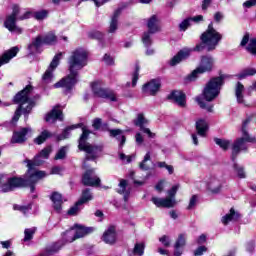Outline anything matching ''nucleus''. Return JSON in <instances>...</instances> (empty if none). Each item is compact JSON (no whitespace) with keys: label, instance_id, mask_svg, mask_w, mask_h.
I'll return each instance as SVG.
<instances>
[{"label":"nucleus","instance_id":"nucleus-53","mask_svg":"<svg viewBox=\"0 0 256 256\" xmlns=\"http://www.w3.org/2000/svg\"><path fill=\"white\" fill-rule=\"evenodd\" d=\"M199 201V196L197 194L192 195L190 198L189 204L187 206V210L191 211V209H194V207L197 206V202Z\"/></svg>","mask_w":256,"mask_h":256},{"label":"nucleus","instance_id":"nucleus-46","mask_svg":"<svg viewBox=\"0 0 256 256\" xmlns=\"http://www.w3.org/2000/svg\"><path fill=\"white\" fill-rule=\"evenodd\" d=\"M146 161H151V153L149 152L145 154L144 159L139 163V168L141 171H149L150 167L145 164Z\"/></svg>","mask_w":256,"mask_h":256},{"label":"nucleus","instance_id":"nucleus-30","mask_svg":"<svg viewBox=\"0 0 256 256\" xmlns=\"http://www.w3.org/2000/svg\"><path fill=\"white\" fill-rule=\"evenodd\" d=\"M53 133L47 129L43 130L36 138H34L35 145H43L47 139H51Z\"/></svg>","mask_w":256,"mask_h":256},{"label":"nucleus","instance_id":"nucleus-14","mask_svg":"<svg viewBox=\"0 0 256 256\" xmlns=\"http://www.w3.org/2000/svg\"><path fill=\"white\" fill-rule=\"evenodd\" d=\"M24 163H26V175H31L32 173H35V171H42V170H37L36 167H41V165H43V163H45V161H43V159H41V156L38 154L36 156L33 157V159H29L26 158L24 160Z\"/></svg>","mask_w":256,"mask_h":256},{"label":"nucleus","instance_id":"nucleus-18","mask_svg":"<svg viewBox=\"0 0 256 256\" xmlns=\"http://www.w3.org/2000/svg\"><path fill=\"white\" fill-rule=\"evenodd\" d=\"M17 53H19V47L14 46L10 48L9 50L5 51L1 56H0V67H3V65H7L11 59L14 57H17Z\"/></svg>","mask_w":256,"mask_h":256},{"label":"nucleus","instance_id":"nucleus-27","mask_svg":"<svg viewBox=\"0 0 256 256\" xmlns=\"http://www.w3.org/2000/svg\"><path fill=\"white\" fill-rule=\"evenodd\" d=\"M189 51L180 50L178 53L170 60L169 65L170 67H175V65H179L181 61L187 59L189 57Z\"/></svg>","mask_w":256,"mask_h":256},{"label":"nucleus","instance_id":"nucleus-56","mask_svg":"<svg viewBox=\"0 0 256 256\" xmlns=\"http://www.w3.org/2000/svg\"><path fill=\"white\" fill-rule=\"evenodd\" d=\"M191 26V18H186L184 19L180 24H179V29L180 31H185L186 29H189Z\"/></svg>","mask_w":256,"mask_h":256},{"label":"nucleus","instance_id":"nucleus-45","mask_svg":"<svg viewBox=\"0 0 256 256\" xmlns=\"http://www.w3.org/2000/svg\"><path fill=\"white\" fill-rule=\"evenodd\" d=\"M47 17H49V11L47 10L36 11L33 14V18L36 19V21H43V19H47Z\"/></svg>","mask_w":256,"mask_h":256},{"label":"nucleus","instance_id":"nucleus-62","mask_svg":"<svg viewBox=\"0 0 256 256\" xmlns=\"http://www.w3.org/2000/svg\"><path fill=\"white\" fill-rule=\"evenodd\" d=\"M101 125H103V120L101 118H95L92 123V127L95 131H99L101 129Z\"/></svg>","mask_w":256,"mask_h":256},{"label":"nucleus","instance_id":"nucleus-57","mask_svg":"<svg viewBox=\"0 0 256 256\" xmlns=\"http://www.w3.org/2000/svg\"><path fill=\"white\" fill-rule=\"evenodd\" d=\"M24 235L25 242L31 241V239H33V235H35V230L27 228L24 230Z\"/></svg>","mask_w":256,"mask_h":256},{"label":"nucleus","instance_id":"nucleus-3","mask_svg":"<svg viewBox=\"0 0 256 256\" xmlns=\"http://www.w3.org/2000/svg\"><path fill=\"white\" fill-rule=\"evenodd\" d=\"M27 177L13 176L8 183V189L10 191H17V189L30 188V193H35V185L47 176L45 171H34L32 174H26Z\"/></svg>","mask_w":256,"mask_h":256},{"label":"nucleus","instance_id":"nucleus-47","mask_svg":"<svg viewBox=\"0 0 256 256\" xmlns=\"http://www.w3.org/2000/svg\"><path fill=\"white\" fill-rule=\"evenodd\" d=\"M62 53H58L54 56V58L52 59L48 69H51L52 71H55V69H57V67H59V61L62 57Z\"/></svg>","mask_w":256,"mask_h":256},{"label":"nucleus","instance_id":"nucleus-4","mask_svg":"<svg viewBox=\"0 0 256 256\" xmlns=\"http://www.w3.org/2000/svg\"><path fill=\"white\" fill-rule=\"evenodd\" d=\"M231 76L227 74H222L219 72V76L212 77L205 85L202 95L204 101L211 103V101H215L219 94L221 93V87L225 85V80L229 79Z\"/></svg>","mask_w":256,"mask_h":256},{"label":"nucleus","instance_id":"nucleus-38","mask_svg":"<svg viewBox=\"0 0 256 256\" xmlns=\"http://www.w3.org/2000/svg\"><path fill=\"white\" fill-rule=\"evenodd\" d=\"M132 255H134V256L145 255V242L136 243L132 250Z\"/></svg>","mask_w":256,"mask_h":256},{"label":"nucleus","instance_id":"nucleus-16","mask_svg":"<svg viewBox=\"0 0 256 256\" xmlns=\"http://www.w3.org/2000/svg\"><path fill=\"white\" fill-rule=\"evenodd\" d=\"M30 129L27 127L20 128L18 131H14L10 143L23 144L27 141V135L29 134Z\"/></svg>","mask_w":256,"mask_h":256},{"label":"nucleus","instance_id":"nucleus-36","mask_svg":"<svg viewBox=\"0 0 256 256\" xmlns=\"http://www.w3.org/2000/svg\"><path fill=\"white\" fill-rule=\"evenodd\" d=\"M253 75H256V69L246 68L237 74L236 77L241 81L242 79H247V77H253Z\"/></svg>","mask_w":256,"mask_h":256},{"label":"nucleus","instance_id":"nucleus-19","mask_svg":"<svg viewBox=\"0 0 256 256\" xmlns=\"http://www.w3.org/2000/svg\"><path fill=\"white\" fill-rule=\"evenodd\" d=\"M46 123H50L51 121H63V110L59 109V105L54 107L50 112L45 115Z\"/></svg>","mask_w":256,"mask_h":256},{"label":"nucleus","instance_id":"nucleus-63","mask_svg":"<svg viewBox=\"0 0 256 256\" xmlns=\"http://www.w3.org/2000/svg\"><path fill=\"white\" fill-rule=\"evenodd\" d=\"M159 241L164 247H171V240H169V236L163 235L161 238H159Z\"/></svg>","mask_w":256,"mask_h":256},{"label":"nucleus","instance_id":"nucleus-58","mask_svg":"<svg viewBox=\"0 0 256 256\" xmlns=\"http://www.w3.org/2000/svg\"><path fill=\"white\" fill-rule=\"evenodd\" d=\"M177 191H179V185L172 186V188L168 190V197L166 199L173 201V198L177 195Z\"/></svg>","mask_w":256,"mask_h":256},{"label":"nucleus","instance_id":"nucleus-37","mask_svg":"<svg viewBox=\"0 0 256 256\" xmlns=\"http://www.w3.org/2000/svg\"><path fill=\"white\" fill-rule=\"evenodd\" d=\"M61 243L54 242L50 246H47L45 252L48 256L55 255V253H59L61 251Z\"/></svg>","mask_w":256,"mask_h":256},{"label":"nucleus","instance_id":"nucleus-6","mask_svg":"<svg viewBox=\"0 0 256 256\" xmlns=\"http://www.w3.org/2000/svg\"><path fill=\"white\" fill-rule=\"evenodd\" d=\"M33 92V85L28 84L26 87L15 94L13 97L14 105H18L15 110L14 116L12 117V123H17L21 119L23 113V106L29 101V95Z\"/></svg>","mask_w":256,"mask_h":256},{"label":"nucleus","instance_id":"nucleus-55","mask_svg":"<svg viewBox=\"0 0 256 256\" xmlns=\"http://www.w3.org/2000/svg\"><path fill=\"white\" fill-rule=\"evenodd\" d=\"M51 151H52V148L51 146H47L45 147L44 149H42L40 152H39V156L40 157H43L44 159H49V155H51Z\"/></svg>","mask_w":256,"mask_h":256},{"label":"nucleus","instance_id":"nucleus-61","mask_svg":"<svg viewBox=\"0 0 256 256\" xmlns=\"http://www.w3.org/2000/svg\"><path fill=\"white\" fill-rule=\"evenodd\" d=\"M203 253H207V246L201 245L194 251V256H202Z\"/></svg>","mask_w":256,"mask_h":256},{"label":"nucleus","instance_id":"nucleus-13","mask_svg":"<svg viewBox=\"0 0 256 256\" xmlns=\"http://www.w3.org/2000/svg\"><path fill=\"white\" fill-rule=\"evenodd\" d=\"M161 89V79L156 78L152 79L149 82L145 83L142 86V93L144 95H150L151 97H155L157 93H159V90Z\"/></svg>","mask_w":256,"mask_h":256},{"label":"nucleus","instance_id":"nucleus-40","mask_svg":"<svg viewBox=\"0 0 256 256\" xmlns=\"http://www.w3.org/2000/svg\"><path fill=\"white\" fill-rule=\"evenodd\" d=\"M133 123L136 127H139L141 129L142 127H145L146 123H149V120L145 118V115L143 113H139L137 115V119H135Z\"/></svg>","mask_w":256,"mask_h":256},{"label":"nucleus","instance_id":"nucleus-17","mask_svg":"<svg viewBox=\"0 0 256 256\" xmlns=\"http://www.w3.org/2000/svg\"><path fill=\"white\" fill-rule=\"evenodd\" d=\"M102 241L106 243V245H115L117 243V230L115 226H109L107 230L103 233Z\"/></svg>","mask_w":256,"mask_h":256},{"label":"nucleus","instance_id":"nucleus-50","mask_svg":"<svg viewBox=\"0 0 256 256\" xmlns=\"http://www.w3.org/2000/svg\"><path fill=\"white\" fill-rule=\"evenodd\" d=\"M246 51L250 53V55H256V38H251L248 46L246 47Z\"/></svg>","mask_w":256,"mask_h":256},{"label":"nucleus","instance_id":"nucleus-1","mask_svg":"<svg viewBox=\"0 0 256 256\" xmlns=\"http://www.w3.org/2000/svg\"><path fill=\"white\" fill-rule=\"evenodd\" d=\"M89 54L85 50H75L69 58V74L56 82L54 89H65V93H71L79 83V71L86 67Z\"/></svg>","mask_w":256,"mask_h":256},{"label":"nucleus","instance_id":"nucleus-22","mask_svg":"<svg viewBox=\"0 0 256 256\" xmlns=\"http://www.w3.org/2000/svg\"><path fill=\"white\" fill-rule=\"evenodd\" d=\"M97 151H101V147L94 145L92 148V152H86L87 155L84 158L82 169H89V164H87V161H97V159L99 158V156L97 155Z\"/></svg>","mask_w":256,"mask_h":256},{"label":"nucleus","instance_id":"nucleus-39","mask_svg":"<svg viewBox=\"0 0 256 256\" xmlns=\"http://www.w3.org/2000/svg\"><path fill=\"white\" fill-rule=\"evenodd\" d=\"M214 143H216L222 151H229V147L231 146V141L221 138H214Z\"/></svg>","mask_w":256,"mask_h":256},{"label":"nucleus","instance_id":"nucleus-33","mask_svg":"<svg viewBox=\"0 0 256 256\" xmlns=\"http://www.w3.org/2000/svg\"><path fill=\"white\" fill-rule=\"evenodd\" d=\"M243 91H245V86L243 85V83L237 82L235 87V95H236L237 103L239 104L245 103Z\"/></svg>","mask_w":256,"mask_h":256},{"label":"nucleus","instance_id":"nucleus-21","mask_svg":"<svg viewBox=\"0 0 256 256\" xmlns=\"http://www.w3.org/2000/svg\"><path fill=\"white\" fill-rule=\"evenodd\" d=\"M50 201L53 203V209L56 213H61L63 210V195L59 192H52Z\"/></svg>","mask_w":256,"mask_h":256},{"label":"nucleus","instance_id":"nucleus-60","mask_svg":"<svg viewBox=\"0 0 256 256\" xmlns=\"http://www.w3.org/2000/svg\"><path fill=\"white\" fill-rule=\"evenodd\" d=\"M13 209H14V211H21V213H27V211H29V209H31V205H27V206H25V205H17V204H15L14 206H13Z\"/></svg>","mask_w":256,"mask_h":256},{"label":"nucleus","instance_id":"nucleus-7","mask_svg":"<svg viewBox=\"0 0 256 256\" xmlns=\"http://www.w3.org/2000/svg\"><path fill=\"white\" fill-rule=\"evenodd\" d=\"M57 44V35L53 33H48L46 35H37L32 38V41L27 46V51L30 55H35V53H41V47L43 45H56Z\"/></svg>","mask_w":256,"mask_h":256},{"label":"nucleus","instance_id":"nucleus-8","mask_svg":"<svg viewBox=\"0 0 256 256\" xmlns=\"http://www.w3.org/2000/svg\"><path fill=\"white\" fill-rule=\"evenodd\" d=\"M214 65L215 59L213 57L207 55L201 56L199 66L186 77V81H197L199 75L211 73Z\"/></svg>","mask_w":256,"mask_h":256},{"label":"nucleus","instance_id":"nucleus-31","mask_svg":"<svg viewBox=\"0 0 256 256\" xmlns=\"http://www.w3.org/2000/svg\"><path fill=\"white\" fill-rule=\"evenodd\" d=\"M4 27L8 29L10 33H13V31L19 30V28H17V18L11 15L6 16V19L4 21Z\"/></svg>","mask_w":256,"mask_h":256},{"label":"nucleus","instance_id":"nucleus-5","mask_svg":"<svg viewBox=\"0 0 256 256\" xmlns=\"http://www.w3.org/2000/svg\"><path fill=\"white\" fill-rule=\"evenodd\" d=\"M251 123V118H246L242 123V135L243 137L237 138L234 143L232 144V154H231V161H237V157H239V153H241L243 148V145L246 143H256V138L251 137L249 135V132L247 131V126Z\"/></svg>","mask_w":256,"mask_h":256},{"label":"nucleus","instance_id":"nucleus-15","mask_svg":"<svg viewBox=\"0 0 256 256\" xmlns=\"http://www.w3.org/2000/svg\"><path fill=\"white\" fill-rule=\"evenodd\" d=\"M72 229H76V231L70 239V243H73V241H77V239H81L82 237H85V235H89L94 231L93 227H85L81 224H74Z\"/></svg>","mask_w":256,"mask_h":256},{"label":"nucleus","instance_id":"nucleus-29","mask_svg":"<svg viewBox=\"0 0 256 256\" xmlns=\"http://www.w3.org/2000/svg\"><path fill=\"white\" fill-rule=\"evenodd\" d=\"M209 130V125L205 121V119H199L196 121V131L200 137H205L207 135V131Z\"/></svg>","mask_w":256,"mask_h":256},{"label":"nucleus","instance_id":"nucleus-25","mask_svg":"<svg viewBox=\"0 0 256 256\" xmlns=\"http://www.w3.org/2000/svg\"><path fill=\"white\" fill-rule=\"evenodd\" d=\"M152 203L156 205V207H164L167 209H171L175 205L173 200L171 198H157V197H152L151 199Z\"/></svg>","mask_w":256,"mask_h":256},{"label":"nucleus","instance_id":"nucleus-49","mask_svg":"<svg viewBox=\"0 0 256 256\" xmlns=\"http://www.w3.org/2000/svg\"><path fill=\"white\" fill-rule=\"evenodd\" d=\"M89 39H96L97 41H103V33L97 30L88 32Z\"/></svg>","mask_w":256,"mask_h":256},{"label":"nucleus","instance_id":"nucleus-26","mask_svg":"<svg viewBox=\"0 0 256 256\" xmlns=\"http://www.w3.org/2000/svg\"><path fill=\"white\" fill-rule=\"evenodd\" d=\"M241 214L235 211V208H231L229 213L224 215L221 219L223 225H229L231 221H239Z\"/></svg>","mask_w":256,"mask_h":256},{"label":"nucleus","instance_id":"nucleus-43","mask_svg":"<svg viewBox=\"0 0 256 256\" xmlns=\"http://www.w3.org/2000/svg\"><path fill=\"white\" fill-rule=\"evenodd\" d=\"M233 164V169L234 171L237 173L239 179H245L247 177V175L245 174V168L243 166H239V164H237V162L232 161Z\"/></svg>","mask_w":256,"mask_h":256},{"label":"nucleus","instance_id":"nucleus-28","mask_svg":"<svg viewBox=\"0 0 256 256\" xmlns=\"http://www.w3.org/2000/svg\"><path fill=\"white\" fill-rule=\"evenodd\" d=\"M83 126V123L73 124L70 126H67L63 131L62 134L57 136V141H63L64 139H68L71 131H74V129H80V127Z\"/></svg>","mask_w":256,"mask_h":256},{"label":"nucleus","instance_id":"nucleus-42","mask_svg":"<svg viewBox=\"0 0 256 256\" xmlns=\"http://www.w3.org/2000/svg\"><path fill=\"white\" fill-rule=\"evenodd\" d=\"M151 35H153V33L148 31L144 32L142 35V43L146 47V49H149V47L153 45V40L151 39Z\"/></svg>","mask_w":256,"mask_h":256},{"label":"nucleus","instance_id":"nucleus-12","mask_svg":"<svg viewBox=\"0 0 256 256\" xmlns=\"http://www.w3.org/2000/svg\"><path fill=\"white\" fill-rule=\"evenodd\" d=\"M166 99L167 101H173L178 107H187V94L183 90H172Z\"/></svg>","mask_w":256,"mask_h":256},{"label":"nucleus","instance_id":"nucleus-20","mask_svg":"<svg viewBox=\"0 0 256 256\" xmlns=\"http://www.w3.org/2000/svg\"><path fill=\"white\" fill-rule=\"evenodd\" d=\"M121 13H123L122 7H119L114 11L110 20L108 33H115L117 29H119V17L121 16Z\"/></svg>","mask_w":256,"mask_h":256},{"label":"nucleus","instance_id":"nucleus-48","mask_svg":"<svg viewBox=\"0 0 256 256\" xmlns=\"http://www.w3.org/2000/svg\"><path fill=\"white\" fill-rule=\"evenodd\" d=\"M200 109H205L206 111H208V113H213V105L209 104L207 105V103L205 101H203V99L201 98H197L196 99Z\"/></svg>","mask_w":256,"mask_h":256},{"label":"nucleus","instance_id":"nucleus-9","mask_svg":"<svg viewBox=\"0 0 256 256\" xmlns=\"http://www.w3.org/2000/svg\"><path fill=\"white\" fill-rule=\"evenodd\" d=\"M91 90L94 97H98L99 99H108L114 103L117 102V96L115 95V92L109 88H102L99 86V82H92Z\"/></svg>","mask_w":256,"mask_h":256},{"label":"nucleus","instance_id":"nucleus-59","mask_svg":"<svg viewBox=\"0 0 256 256\" xmlns=\"http://www.w3.org/2000/svg\"><path fill=\"white\" fill-rule=\"evenodd\" d=\"M65 157H67V151L65 150V147H62L58 150L54 159L57 161L59 159H64Z\"/></svg>","mask_w":256,"mask_h":256},{"label":"nucleus","instance_id":"nucleus-44","mask_svg":"<svg viewBox=\"0 0 256 256\" xmlns=\"http://www.w3.org/2000/svg\"><path fill=\"white\" fill-rule=\"evenodd\" d=\"M139 71H141V66L139 63H136L135 70L132 74V87H137V82L139 81Z\"/></svg>","mask_w":256,"mask_h":256},{"label":"nucleus","instance_id":"nucleus-10","mask_svg":"<svg viewBox=\"0 0 256 256\" xmlns=\"http://www.w3.org/2000/svg\"><path fill=\"white\" fill-rule=\"evenodd\" d=\"M81 183L84 187H101V178L95 175V168H86Z\"/></svg>","mask_w":256,"mask_h":256},{"label":"nucleus","instance_id":"nucleus-64","mask_svg":"<svg viewBox=\"0 0 256 256\" xmlns=\"http://www.w3.org/2000/svg\"><path fill=\"white\" fill-rule=\"evenodd\" d=\"M103 61L106 63V65H115V60L109 54H104Z\"/></svg>","mask_w":256,"mask_h":256},{"label":"nucleus","instance_id":"nucleus-51","mask_svg":"<svg viewBox=\"0 0 256 256\" xmlns=\"http://www.w3.org/2000/svg\"><path fill=\"white\" fill-rule=\"evenodd\" d=\"M127 185H129V183L126 179H120L118 186L121 187L122 189H118L117 193H119V195H123L125 192L129 191L127 190Z\"/></svg>","mask_w":256,"mask_h":256},{"label":"nucleus","instance_id":"nucleus-34","mask_svg":"<svg viewBox=\"0 0 256 256\" xmlns=\"http://www.w3.org/2000/svg\"><path fill=\"white\" fill-rule=\"evenodd\" d=\"M89 201H93V194L91 193L90 188H85L82 191V194L78 200L79 204L85 205V203H89Z\"/></svg>","mask_w":256,"mask_h":256},{"label":"nucleus","instance_id":"nucleus-35","mask_svg":"<svg viewBox=\"0 0 256 256\" xmlns=\"http://www.w3.org/2000/svg\"><path fill=\"white\" fill-rule=\"evenodd\" d=\"M12 177H9L7 181L5 182V175L0 174V189L1 193H11L15 190H9V182L11 181Z\"/></svg>","mask_w":256,"mask_h":256},{"label":"nucleus","instance_id":"nucleus-54","mask_svg":"<svg viewBox=\"0 0 256 256\" xmlns=\"http://www.w3.org/2000/svg\"><path fill=\"white\" fill-rule=\"evenodd\" d=\"M52 79H53V70H51V68H48L45 71V73L42 75V81L49 83V81H52Z\"/></svg>","mask_w":256,"mask_h":256},{"label":"nucleus","instance_id":"nucleus-52","mask_svg":"<svg viewBox=\"0 0 256 256\" xmlns=\"http://www.w3.org/2000/svg\"><path fill=\"white\" fill-rule=\"evenodd\" d=\"M81 205L83 204H79V201L75 202V204L67 211V214L74 217L79 213V207H81Z\"/></svg>","mask_w":256,"mask_h":256},{"label":"nucleus","instance_id":"nucleus-32","mask_svg":"<svg viewBox=\"0 0 256 256\" xmlns=\"http://www.w3.org/2000/svg\"><path fill=\"white\" fill-rule=\"evenodd\" d=\"M109 134H110V137H116V139L118 141H120L119 147H123V145H125V143L127 141V137H125V135H122L123 130H121V129H110ZM119 135H122V136L119 137Z\"/></svg>","mask_w":256,"mask_h":256},{"label":"nucleus","instance_id":"nucleus-23","mask_svg":"<svg viewBox=\"0 0 256 256\" xmlns=\"http://www.w3.org/2000/svg\"><path fill=\"white\" fill-rule=\"evenodd\" d=\"M187 245V239L185 238V234H179L175 244H174V256L183 255V247Z\"/></svg>","mask_w":256,"mask_h":256},{"label":"nucleus","instance_id":"nucleus-11","mask_svg":"<svg viewBox=\"0 0 256 256\" xmlns=\"http://www.w3.org/2000/svg\"><path fill=\"white\" fill-rule=\"evenodd\" d=\"M82 134L78 139V149L79 151H84V153H92L93 152V144H89L87 141L89 140V135L93 132L87 127L82 126Z\"/></svg>","mask_w":256,"mask_h":256},{"label":"nucleus","instance_id":"nucleus-41","mask_svg":"<svg viewBox=\"0 0 256 256\" xmlns=\"http://www.w3.org/2000/svg\"><path fill=\"white\" fill-rule=\"evenodd\" d=\"M208 189L211 191V193H219L221 191V182H219L217 179H213L208 184Z\"/></svg>","mask_w":256,"mask_h":256},{"label":"nucleus","instance_id":"nucleus-24","mask_svg":"<svg viewBox=\"0 0 256 256\" xmlns=\"http://www.w3.org/2000/svg\"><path fill=\"white\" fill-rule=\"evenodd\" d=\"M148 32L155 34L161 31V26H159V18L157 15H152L147 21Z\"/></svg>","mask_w":256,"mask_h":256},{"label":"nucleus","instance_id":"nucleus-2","mask_svg":"<svg viewBox=\"0 0 256 256\" xmlns=\"http://www.w3.org/2000/svg\"><path fill=\"white\" fill-rule=\"evenodd\" d=\"M221 39H223V35L216 31L215 27H213V22H210L206 31L200 35V42L196 44L192 51L195 53H203V51L211 53V51L217 49Z\"/></svg>","mask_w":256,"mask_h":256}]
</instances>
